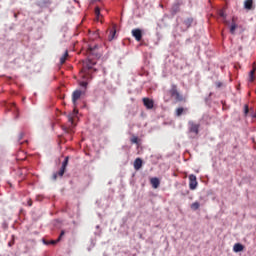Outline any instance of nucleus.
I'll use <instances>...</instances> for the list:
<instances>
[{
	"mask_svg": "<svg viewBox=\"0 0 256 256\" xmlns=\"http://www.w3.org/2000/svg\"><path fill=\"white\" fill-rule=\"evenodd\" d=\"M88 57L83 62L82 69L80 71V76L83 81L80 82V87L87 89V85H89L88 81L93 79V73L97 71L95 69V65H97V59L101 58V53H99V45L97 44H90L88 45Z\"/></svg>",
	"mask_w": 256,
	"mask_h": 256,
	"instance_id": "obj_1",
	"label": "nucleus"
},
{
	"mask_svg": "<svg viewBox=\"0 0 256 256\" xmlns=\"http://www.w3.org/2000/svg\"><path fill=\"white\" fill-rule=\"evenodd\" d=\"M200 127H201V124H196L193 121L188 122V131H189V133H193V135H195V136L199 135Z\"/></svg>",
	"mask_w": 256,
	"mask_h": 256,
	"instance_id": "obj_2",
	"label": "nucleus"
},
{
	"mask_svg": "<svg viewBox=\"0 0 256 256\" xmlns=\"http://www.w3.org/2000/svg\"><path fill=\"white\" fill-rule=\"evenodd\" d=\"M188 179H189V189L191 191H195V189H197V185H198L197 176H195L194 174H190L188 176Z\"/></svg>",
	"mask_w": 256,
	"mask_h": 256,
	"instance_id": "obj_3",
	"label": "nucleus"
},
{
	"mask_svg": "<svg viewBox=\"0 0 256 256\" xmlns=\"http://www.w3.org/2000/svg\"><path fill=\"white\" fill-rule=\"evenodd\" d=\"M65 235V230H62L58 239L56 240H46L45 238L42 239V242L44 245H55L56 243H59L61 239H63V236Z\"/></svg>",
	"mask_w": 256,
	"mask_h": 256,
	"instance_id": "obj_4",
	"label": "nucleus"
},
{
	"mask_svg": "<svg viewBox=\"0 0 256 256\" xmlns=\"http://www.w3.org/2000/svg\"><path fill=\"white\" fill-rule=\"evenodd\" d=\"M170 95L171 97H174L176 101H183V96L179 94V91H177V86L172 85V88L170 89Z\"/></svg>",
	"mask_w": 256,
	"mask_h": 256,
	"instance_id": "obj_5",
	"label": "nucleus"
},
{
	"mask_svg": "<svg viewBox=\"0 0 256 256\" xmlns=\"http://www.w3.org/2000/svg\"><path fill=\"white\" fill-rule=\"evenodd\" d=\"M81 95H83V92L81 90H75L72 94V103L74 107L77 106V101L81 99Z\"/></svg>",
	"mask_w": 256,
	"mask_h": 256,
	"instance_id": "obj_6",
	"label": "nucleus"
},
{
	"mask_svg": "<svg viewBox=\"0 0 256 256\" xmlns=\"http://www.w3.org/2000/svg\"><path fill=\"white\" fill-rule=\"evenodd\" d=\"M132 35L136 39V41H141V39H143V32L139 28L133 29Z\"/></svg>",
	"mask_w": 256,
	"mask_h": 256,
	"instance_id": "obj_7",
	"label": "nucleus"
},
{
	"mask_svg": "<svg viewBox=\"0 0 256 256\" xmlns=\"http://www.w3.org/2000/svg\"><path fill=\"white\" fill-rule=\"evenodd\" d=\"M143 103L146 109H153L155 102L151 98H143Z\"/></svg>",
	"mask_w": 256,
	"mask_h": 256,
	"instance_id": "obj_8",
	"label": "nucleus"
},
{
	"mask_svg": "<svg viewBox=\"0 0 256 256\" xmlns=\"http://www.w3.org/2000/svg\"><path fill=\"white\" fill-rule=\"evenodd\" d=\"M189 113L188 108L179 107L176 109L175 115L176 117H181V115H187Z\"/></svg>",
	"mask_w": 256,
	"mask_h": 256,
	"instance_id": "obj_9",
	"label": "nucleus"
},
{
	"mask_svg": "<svg viewBox=\"0 0 256 256\" xmlns=\"http://www.w3.org/2000/svg\"><path fill=\"white\" fill-rule=\"evenodd\" d=\"M193 23L196 25L197 23L193 19V17H189L183 21V25L185 26L186 29H189L193 25Z\"/></svg>",
	"mask_w": 256,
	"mask_h": 256,
	"instance_id": "obj_10",
	"label": "nucleus"
},
{
	"mask_svg": "<svg viewBox=\"0 0 256 256\" xmlns=\"http://www.w3.org/2000/svg\"><path fill=\"white\" fill-rule=\"evenodd\" d=\"M143 167V160L141 158H136L134 161V169L136 171H139Z\"/></svg>",
	"mask_w": 256,
	"mask_h": 256,
	"instance_id": "obj_11",
	"label": "nucleus"
},
{
	"mask_svg": "<svg viewBox=\"0 0 256 256\" xmlns=\"http://www.w3.org/2000/svg\"><path fill=\"white\" fill-rule=\"evenodd\" d=\"M150 183L154 189L159 188V185H161V181L157 177L151 178Z\"/></svg>",
	"mask_w": 256,
	"mask_h": 256,
	"instance_id": "obj_12",
	"label": "nucleus"
},
{
	"mask_svg": "<svg viewBox=\"0 0 256 256\" xmlns=\"http://www.w3.org/2000/svg\"><path fill=\"white\" fill-rule=\"evenodd\" d=\"M243 249H245V247L241 243H236L233 246V252L234 253H241V251H243Z\"/></svg>",
	"mask_w": 256,
	"mask_h": 256,
	"instance_id": "obj_13",
	"label": "nucleus"
},
{
	"mask_svg": "<svg viewBox=\"0 0 256 256\" xmlns=\"http://www.w3.org/2000/svg\"><path fill=\"white\" fill-rule=\"evenodd\" d=\"M255 71H256V66H255V63H254L253 68L249 73V83H253L255 81Z\"/></svg>",
	"mask_w": 256,
	"mask_h": 256,
	"instance_id": "obj_14",
	"label": "nucleus"
},
{
	"mask_svg": "<svg viewBox=\"0 0 256 256\" xmlns=\"http://www.w3.org/2000/svg\"><path fill=\"white\" fill-rule=\"evenodd\" d=\"M63 175H65V169L60 168V170H59L57 173H54V174H53L52 179H53L54 181H57V178H58V177H63Z\"/></svg>",
	"mask_w": 256,
	"mask_h": 256,
	"instance_id": "obj_15",
	"label": "nucleus"
},
{
	"mask_svg": "<svg viewBox=\"0 0 256 256\" xmlns=\"http://www.w3.org/2000/svg\"><path fill=\"white\" fill-rule=\"evenodd\" d=\"M237 27H239L237 25V23H235V17L232 18V23L230 25V33L231 35H235V29H237Z\"/></svg>",
	"mask_w": 256,
	"mask_h": 256,
	"instance_id": "obj_16",
	"label": "nucleus"
},
{
	"mask_svg": "<svg viewBox=\"0 0 256 256\" xmlns=\"http://www.w3.org/2000/svg\"><path fill=\"white\" fill-rule=\"evenodd\" d=\"M67 57H69V51L66 50L60 58L61 65H63L67 61Z\"/></svg>",
	"mask_w": 256,
	"mask_h": 256,
	"instance_id": "obj_17",
	"label": "nucleus"
},
{
	"mask_svg": "<svg viewBox=\"0 0 256 256\" xmlns=\"http://www.w3.org/2000/svg\"><path fill=\"white\" fill-rule=\"evenodd\" d=\"M244 7H245V9H252L253 8V0H245Z\"/></svg>",
	"mask_w": 256,
	"mask_h": 256,
	"instance_id": "obj_18",
	"label": "nucleus"
},
{
	"mask_svg": "<svg viewBox=\"0 0 256 256\" xmlns=\"http://www.w3.org/2000/svg\"><path fill=\"white\" fill-rule=\"evenodd\" d=\"M67 165H69V156L65 157L64 161L62 162L61 169L66 170L67 169Z\"/></svg>",
	"mask_w": 256,
	"mask_h": 256,
	"instance_id": "obj_19",
	"label": "nucleus"
},
{
	"mask_svg": "<svg viewBox=\"0 0 256 256\" xmlns=\"http://www.w3.org/2000/svg\"><path fill=\"white\" fill-rule=\"evenodd\" d=\"M199 207H201V204H199V202H194L191 204L190 208L192 209V211H197L199 209Z\"/></svg>",
	"mask_w": 256,
	"mask_h": 256,
	"instance_id": "obj_20",
	"label": "nucleus"
},
{
	"mask_svg": "<svg viewBox=\"0 0 256 256\" xmlns=\"http://www.w3.org/2000/svg\"><path fill=\"white\" fill-rule=\"evenodd\" d=\"M116 33L117 31L115 29L110 31V35L108 37L109 41H113V39H115Z\"/></svg>",
	"mask_w": 256,
	"mask_h": 256,
	"instance_id": "obj_21",
	"label": "nucleus"
},
{
	"mask_svg": "<svg viewBox=\"0 0 256 256\" xmlns=\"http://www.w3.org/2000/svg\"><path fill=\"white\" fill-rule=\"evenodd\" d=\"M131 143L135 144V145H139V137L137 136H133L131 139H130Z\"/></svg>",
	"mask_w": 256,
	"mask_h": 256,
	"instance_id": "obj_22",
	"label": "nucleus"
},
{
	"mask_svg": "<svg viewBox=\"0 0 256 256\" xmlns=\"http://www.w3.org/2000/svg\"><path fill=\"white\" fill-rule=\"evenodd\" d=\"M40 5L43 7L45 5H51V0H41Z\"/></svg>",
	"mask_w": 256,
	"mask_h": 256,
	"instance_id": "obj_23",
	"label": "nucleus"
},
{
	"mask_svg": "<svg viewBox=\"0 0 256 256\" xmlns=\"http://www.w3.org/2000/svg\"><path fill=\"white\" fill-rule=\"evenodd\" d=\"M95 15H96L97 19H99V17H101V8H99V7L95 8Z\"/></svg>",
	"mask_w": 256,
	"mask_h": 256,
	"instance_id": "obj_24",
	"label": "nucleus"
},
{
	"mask_svg": "<svg viewBox=\"0 0 256 256\" xmlns=\"http://www.w3.org/2000/svg\"><path fill=\"white\" fill-rule=\"evenodd\" d=\"M244 115L247 117V115H249V105H245L244 106Z\"/></svg>",
	"mask_w": 256,
	"mask_h": 256,
	"instance_id": "obj_25",
	"label": "nucleus"
},
{
	"mask_svg": "<svg viewBox=\"0 0 256 256\" xmlns=\"http://www.w3.org/2000/svg\"><path fill=\"white\" fill-rule=\"evenodd\" d=\"M215 86L217 89H221V87H223V82H220V81L215 82Z\"/></svg>",
	"mask_w": 256,
	"mask_h": 256,
	"instance_id": "obj_26",
	"label": "nucleus"
},
{
	"mask_svg": "<svg viewBox=\"0 0 256 256\" xmlns=\"http://www.w3.org/2000/svg\"><path fill=\"white\" fill-rule=\"evenodd\" d=\"M65 133H73V128H64Z\"/></svg>",
	"mask_w": 256,
	"mask_h": 256,
	"instance_id": "obj_27",
	"label": "nucleus"
},
{
	"mask_svg": "<svg viewBox=\"0 0 256 256\" xmlns=\"http://www.w3.org/2000/svg\"><path fill=\"white\" fill-rule=\"evenodd\" d=\"M24 135H25V134H24L23 132H21V133L19 134V138H18L19 141H21V139H23Z\"/></svg>",
	"mask_w": 256,
	"mask_h": 256,
	"instance_id": "obj_28",
	"label": "nucleus"
},
{
	"mask_svg": "<svg viewBox=\"0 0 256 256\" xmlns=\"http://www.w3.org/2000/svg\"><path fill=\"white\" fill-rule=\"evenodd\" d=\"M219 15H220V17H224V18L226 17L225 12H223V11H220Z\"/></svg>",
	"mask_w": 256,
	"mask_h": 256,
	"instance_id": "obj_29",
	"label": "nucleus"
},
{
	"mask_svg": "<svg viewBox=\"0 0 256 256\" xmlns=\"http://www.w3.org/2000/svg\"><path fill=\"white\" fill-rule=\"evenodd\" d=\"M69 123H70V125H72L73 126V118H69Z\"/></svg>",
	"mask_w": 256,
	"mask_h": 256,
	"instance_id": "obj_30",
	"label": "nucleus"
},
{
	"mask_svg": "<svg viewBox=\"0 0 256 256\" xmlns=\"http://www.w3.org/2000/svg\"><path fill=\"white\" fill-rule=\"evenodd\" d=\"M28 205H29V207H31L33 205V202L28 201Z\"/></svg>",
	"mask_w": 256,
	"mask_h": 256,
	"instance_id": "obj_31",
	"label": "nucleus"
},
{
	"mask_svg": "<svg viewBox=\"0 0 256 256\" xmlns=\"http://www.w3.org/2000/svg\"><path fill=\"white\" fill-rule=\"evenodd\" d=\"M101 0H92V3H96V2H99Z\"/></svg>",
	"mask_w": 256,
	"mask_h": 256,
	"instance_id": "obj_32",
	"label": "nucleus"
},
{
	"mask_svg": "<svg viewBox=\"0 0 256 256\" xmlns=\"http://www.w3.org/2000/svg\"><path fill=\"white\" fill-rule=\"evenodd\" d=\"M253 119H256V113L252 115Z\"/></svg>",
	"mask_w": 256,
	"mask_h": 256,
	"instance_id": "obj_33",
	"label": "nucleus"
},
{
	"mask_svg": "<svg viewBox=\"0 0 256 256\" xmlns=\"http://www.w3.org/2000/svg\"><path fill=\"white\" fill-rule=\"evenodd\" d=\"M14 17H15V19H17V14L16 13H14Z\"/></svg>",
	"mask_w": 256,
	"mask_h": 256,
	"instance_id": "obj_34",
	"label": "nucleus"
},
{
	"mask_svg": "<svg viewBox=\"0 0 256 256\" xmlns=\"http://www.w3.org/2000/svg\"><path fill=\"white\" fill-rule=\"evenodd\" d=\"M74 113H77V110H76V109H74Z\"/></svg>",
	"mask_w": 256,
	"mask_h": 256,
	"instance_id": "obj_35",
	"label": "nucleus"
},
{
	"mask_svg": "<svg viewBox=\"0 0 256 256\" xmlns=\"http://www.w3.org/2000/svg\"><path fill=\"white\" fill-rule=\"evenodd\" d=\"M96 229H99V225L96 226Z\"/></svg>",
	"mask_w": 256,
	"mask_h": 256,
	"instance_id": "obj_36",
	"label": "nucleus"
},
{
	"mask_svg": "<svg viewBox=\"0 0 256 256\" xmlns=\"http://www.w3.org/2000/svg\"><path fill=\"white\" fill-rule=\"evenodd\" d=\"M8 245H9V247H11V242H9V244H8Z\"/></svg>",
	"mask_w": 256,
	"mask_h": 256,
	"instance_id": "obj_37",
	"label": "nucleus"
}]
</instances>
